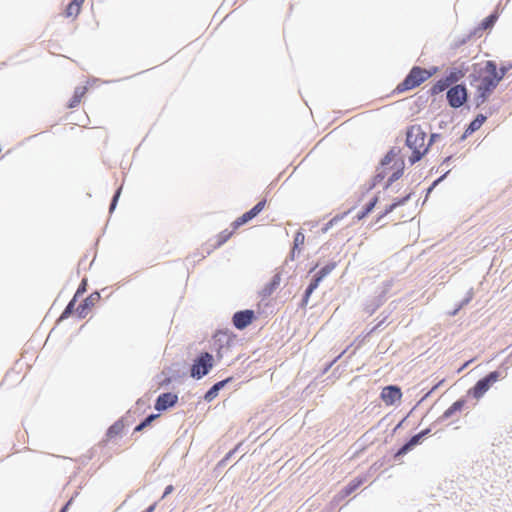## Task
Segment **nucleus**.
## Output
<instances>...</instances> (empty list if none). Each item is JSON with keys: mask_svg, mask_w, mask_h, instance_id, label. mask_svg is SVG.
<instances>
[{"mask_svg": "<svg viewBox=\"0 0 512 512\" xmlns=\"http://www.w3.org/2000/svg\"><path fill=\"white\" fill-rule=\"evenodd\" d=\"M304 242H305V235L301 231H298L294 237V246H293V249L291 252L292 257H294L296 251H298V252L301 251V249L304 245Z\"/></svg>", "mask_w": 512, "mask_h": 512, "instance_id": "nucleus-18", "label": "nucleus"}, {"mask_svg": "<svg viewBox=\"0 0 512 512\" xmlns=\"http://www.w3.org/2000/svg\"><path fill=\"white\" fill-rule=\"evenodd\" d=\"M436 72H437L436 67H433L431 69H425V68H421L419 66H414L410 70L408 75L405 77V79L396 86L394 92L403 93V92L412 90V89L420 86L425 81H427Z\"/></svg>", "mask_w": 512, "mask_h": 512, "instance_id": "nucleus-3", "label": "nucleus"}, {"mask_svg": "<svg viewBox=\"0 0 512 512\" xmlns=\"http://www.w3.org/2000/svg\"><path fill=\"white\" fill-rule=\"evenodd\" d=\"M215 337H219V340H221V337H226V334L224 333H218Z\"/></svg>", "mask_w": 512, "mask_h": 512, "instance_id": "nucleus-40", "label": "nucleus"}, {"mask_svg": "<svg viewBox=\"0 0 512 512\" xmlns=\"http://www.w3.org/2000/svg\"><path fill=\"white\" fill-rule=\"evenodd\" d=\"M120 193H121V188H119V189L116 191V193H115V195H114V197H113L112 203H111L110 210H113V209L115 208L116 203H117V200H118V198H119V196H120Z\"/></svg>", "mask_w": 512, "mask_h": 512, "instance_id": "nucleus-32", "label": "nucleus"}, {"mask_svg": "<svg viewBox=\"0 0 512 512\" xmlns=\"http://www.w3.org/2000/svg\"><path fill=\"white\" fill-rule=\"evenodd\" d=\"M99 294H91L88 296L82 304H80L76 312L78 313L79 317L84 318L87 315V311L95 304V301L98 300Z\"/></svg>", "mask_w": 512, "mask_h": 512, "instance_id": "nucleus-13", "label": "nucleus"}, {"mask_svg": "<svg viewBox=\"0 0 512 512\" xmlns=\"http://www.w3.org/2000/svg\"><path fill=\"white\" fill-rule=\"evenodd\" d=\"M266 205V200H262L258 202L251 210L245 212L242 216L238 217L233 223H232V229H225L221 231L215 239V247H220L225 242H227L232 235L235 233V231L241 227L242 225L246 224L250 220H252L254 217H256L264 208Z\"/></svg>", "mask_w": 512, "mask_h": 512, "instance_id": "nucleus-4", "label": "nucleus"}, {"mask_svg": "<svg viewBox=\"0 0 512 512\" xmlns=\"http://www.w3.org/2000/svg\"><path fill=\"white\" fill-rule=\"evenodd\" d=\"M87 88L85 86L76 87L73 93L72 98L69 100L67 107L74 108L77 107L84 95L86 94Z\"/></svg>", "mask_w": 512, "mask_h": 512, "instance_id": "nucleus-15", "label": "nucleus"}, {"mask_svg": "<svg viewBox=\"0 0 512 512\" xmlns=\"http://www.w3.org/2000/svg\"><path fill=\"white\" fill-rule=\"evenodd\" d=\"M463 74L461 71H452L450 72L445 79L449 82V85H452L458 82L462 78Z\"/></svg>", "mask_w": 512, "mask_h": 512, "instance_id": "nucleus-24", "label": "nucleus"}, {"mask_svg": "<svg viewBox=\"0 0 512 512\" xmlns=\"http://www.w3.org/2000/svg\"><path fill=\"white\" fill-rule=\"evenodd\" d=\"M483 120H484V117L480 121L478 119L474 120L470 124L471 130H475V129L479 128V126L482 124Z\"/></svg>", "mask_w": 512, "mask_h": 512, "instance_id": "nucleus-34", "label": "nucleus"}, {"mask_svg": "<svg viewBox=\"0 0 512 512\" xmlns=\"http://www.w3.org/2000/svg\"><path fill=\"white\" fill-rule=\"evenodd\" d=\"M157 417H158L157 414H152V415L148 416L142 423H146V427H147Z\"/></svg>", "mask_w": 512, "mask_h": 512, "instance_id": "nucleus-35", "label": "nucleus"}, {"mask_svg": "<svg viewBox=\"0 0 512 512\" xmlns=\"http://www.w3.org/2000/svg\"><path fill=\"white\" fill-rule=\"evenodd\" d=\"M232 378H227L225 380H222V381H219L217 382L216 384H214V388H216V390L219 392L220 389H222L226 383H228L229 381H231Z\"/></svg>", "mask_w": 512, "mask_h": 512, "instance_id": "nucleus-31", "label": "nucleus"}, {"mask_svg": "<svg viewBox=\"0 0 512 512\" xmlns=\"http://www.w3.org/2000/svg\"><path fill=\"white\" fill-rule=\"evenodd\" d=\"M69 503H67L60 512H66L68 508Z\"/></svg>", "mask_w": 512, "mask_h": 512, "instance_id": "nucleus-41", "label": "nucleus"}, {"mask_svg": "<svg viewBox=\"0 0 512 512\" xmlns=\"http://www.w3.org/2000/svg\"><path fill=\"white\" fill-rule=\"evenodd\" d=\"M78 293H80V289H78V290H77V293H75V295H74V298H73V299L77 298Z\"/></svg>", "mask_w": 512, "mask_h": 512, "instance_id": "nucleus-43", "label": "nucleus"}, {"mask_svg": "<svg viewBox=\"0 0 512 512\" xmlns=\"http://www.w3.org/2000/svg\"><path fill=\"white\" fill-rule=\"evenodd\" d=\"M178 400V397L176 394L173 393H163L158 396L156 403H155V409L158 411L166 410L176 404Z\"/></svg>", "mask_w": 512, "mask_h": 512, "instance_id": "nucleus-11", "label": "nucleus"}, {"mask_svg": "<svg viewBox=\"0 0 512 512\" xmlns=\"http://www.w3.org/2000/svg\"><path fill=\"white\" fill-rule=\"evenodd\" d=\"M214 365V358L208 352L201 353L193 362L191 367V376L196 379H201Z\"/></svg>", "mask_w": 512, "mask_h": 512, "instance_id": "nucleus-6", "label": "nucleus"}, {"mask_svg": "<svg viewBox=\"0 0 512 512\" xmlns=\"http://www.w3.org/2000/svg\"><path fill=\"white\" fill-rule=\"evenodd\" d=\"M429 430L422 431L414 435L405 445L398 451L397 455H404L410 451L414 446L420 443L421 439L428 433Z\"/></svg>", "mask_w": 512, "mask_h": 512, "instance_id": "nucleus-14", "label": "nucleus"}, {"mask_svg": "<svg viewBox=\"0 0 512 512\" xmlns=\"http://www.w3.org/2000/svg\"><path fill=\"white\" fill-rule=\"evenodd\" d=\"M74 305H75V299H72V300L68 303V305L66 306V308L64 309V311L62 312V314H61V316H60L59 320H63V319L68 318V317L71 315V313H72V311H73V309H74Z\"/></svg>", "mask_w": 512, "mask_h": 512, "instance_id": "nucleus-28", "label": "nucleus"}, {"mask_svg": "<svg viewBox=\"0 0 512 512\" xmlns=\"http://www.w3.org/2000/svg\"><path fill=\"white\" fill-rule=\"evenodd\" d=\"M124 425L121 422L114 423L107 431V437L112 439L120 435L123 431Z\"/></svg>", "mask_w": 512, "mask_h": 512, "instance_id": "nucleus-20", "label": "nucleus"}, {"mask_svg": "<svg viewBox=\"0 0 512 512\" xmlns=\"http://www.w3.org/2000/svg\"><path fill=\"white\" fill-rule=\"evenodd\" d=\"M84 0H73L71 1L65 10L66 17H77L81 11V6Z\"/></svg>", "mask_w": 512, "mask_h": 512, "instance_id": "nucleus-16", "label": "nucleus"}, {"mask_svg": "<svg viewBox=\"0 0 512 512\" xmlns=\"http://www.w3.org/2000/svg\"><path fill=\"white\" fill-rule=\"evenodd\" d=\"M362 484L361 479H354L351 481L344 489L343 494L344 496L350 495L352 492H354L360 485Z\"/></svg>", "mask_w": 512, "mask_h": 512, "instance_id": "nucleus-23", "label": "nucleus"}, {"mask_svg": "<svg viewBox=\"0 0 512 512\" xmlns=\"http://www.w3.org/2000/svg\"><path fill=\"white\" fill-rule=\"evenodd\" d=\"M78 293H80V289H78V290H77V293H75V295H74V298H73V299L77 298Z\"/></svg>", "mask_w": 512, "mask_h": 512, "instance_id": "nucleus-42", "label": "nucleus"}, {"mask_svg": "<svg viewBox=\"0 0 512 512\" xmlns=\"http://www.w3.org/2000/svg\"><path fill=\"white\" fill-rule=\"evenodd\" d=\"M390 159L389 156H386L384 161L382 162V165H387L389 163Z\"/></svg>", "mask_w": 512, "mask_h": 512, "instance_id": "nucleus-39", "label": "nucleus"}, {"mask_svg": "<svg viewBox=\"0 0 512 512\" xmlns=\"http://www.w3.org/2000/svg\"><path fill=\"white\" fill-rule=\"evenodd\" d=\"M346 213L334 216L326 225L322 228V231L327 232L334 224L338 223L345 217Z\"/></svg>", "mask_w": 512, "mask_h": 512, "instance_id": "nucleus-26", "label": "nucleus"}, {"mask_svg": "<svg viewBox=\"0 0 512 512\" xmlns=\"http://www.w3.org/2000/svg\"><path fill=\"white\" fill-rule=\"evenodd\" d=\"M411 192H407L403 197L395 199L390 205H388L377 217V222L387 216L389 213L394 211L398 206L404 205L410 198Z\"/></svg>", "mask_w": 512, "mask_h": 512, "instance_id": "nucleus-12", "label": "nucleus"}, {"mask_svg": "<svg viewBox=\"0 0 512 512\" xmlns=\"http://www.w3.org/2000/svg\"><path fill=\"white\" fill-rule=\"evenodd\" d=\"M512 68V64H508L507 66H502L498 71V75H502V78L505 76L507 71Z\"/></svg>", "mask_w": 512, "mask_h": 512, "instance_id": "nucleus-33", "label": "nucleus"}, {"mask_svg": "<svg viewBox=\"0 0 512 512\" xmlns=\"http://www.w3.org/2000/svg\"><path fill=\"white\" fill-rule=\"evenodd\" d=\"M505 378V375L499 371L490 372L487 376L477 381L469 390L474 398L480 399L498 380Z\"/></svg>", "mask_w": 512, "mask_h": 512, "instance_id": "nucleus-5", "label": "nucleus"}, {"mask_svg": "<svg viewBox=\"0 0 512 512\" xmlns=\"http://www.w3.org/2000/svg\"><path fill=\"white\" fill-rule=\"evenodd\" d=\"M497 18H498V16L496 14L489 15L482 21V23H481L482 28L488 29V28L492 27L494 25V23L496 22Z\"/></svg>", "mask_w": 512, "mask_h": 512, "instance_id": "nucleus-25", "label": "nucleus"}, {"mask_svg": "<svg viewBox=\"0 0 512 512\" xmlns=\"http://www.w3.org/2000/svg\"><path fill=\"white\" fill-rule=\"evenodd\" d=\"M280 284V276L279 275H275L272 279V281L269 283V285H267V287L265 288V292L267 294H271L274 289Z\"/></svg>", "mask_w": 512, "mask_h": 512, "instance_id": "nucleus-27", "label": "nucleus"}, {"mask_svg": "<svg viewBox=\"0 0 512 512\" xmlns=\"http://www.w3.org/2000/svg\"><path fill=\"white\" fill-rule=\"evenodd\" d=\"M218 395V391L212 386L205 394L204 399L208 402L212 401Z\"/></svg>", "mask_w": 512, "mask_h": 512, "instance_id": "nucleus-30", "label": "nucleus"}, {"mask_svg": "<svg viewBox=\"0 0 512 512\" xmlns=\"http://www.w3.org/2000/svg\"><path fill=\"white\" fill-rule=\"evenodd\" d=\"M449 82L445 78L438 80L430 89L432 95H437L449 87Z\"/></svg>", "mask_w": 512, "mask_h": 512, "instance_id": "nucleus-19", "label": "nucleus"}, {"mask_svg": "<svg viewBox=\"0 0 512 512\" xmlns=\"http://www.w3.org/2000/svg\"><path fill=\"white\" fill-rule=\"evenodd\" d=\"M403 168H404V164L403 162H400L398 165H397V169L388 177V182H387V188L391 186V184L396 181L397 179H399L402 174H403Z\"/></svg>", "mask_w": 512, "mask_h": 512, "instance_id": "nucleus-21", "label": "nucleus"}, {"mask_svg": "<svg viewBox=\"0 0 512 512\" xmlns=\"http://www.w3.org/2000/svg\"><path fill=\"white\" fill-rule=\"evenodd\" d=\"M447 100L451 107L459 108L467 100V90L464 85H455L447 91Z\"/></svg>", "mask_w": 512, "mask_h": 512, "instance_id": "nucleus-8", "label": "nucleus"}, {"mask_svg": "<svg viewBox=\"0 0 512 512\" xmlns=\"http://www.w3.org/2000/svg\"><path fill=\"white\" fill-rule=\"evenodd\" d=\"M321 281H322V276H318L316 274V276L314 277V279L311 281V283L309 284V286L306 289V292H305V300L306 301L310 297L312 292L318 287V285Z\"/></svg>", "mask_w": 512, "mask_h": 512, "instance_id": "nucleus-22", "label": "nucleus"}, {"mask_svg": "<svg viewBox=\"0 0 512 512\" xmlns=\"http://www.w3.org/2000/svg\"><path fill=\"white\" fill-rule=\"evenodd\" d=\"M380 398L385 403V405L391 406L401 400V389L395 385L386 386L382 389Z\"/></svg>", "mask_w": 512, "mask_h": 512, "instance_id": "nucleus-9", "label": "nucleus"}, {"mask_svg": "<svg viewBox=\"0 0 512 512\" xmlns=\"http://www.w3.org/2000/svg\"><path fill=\"white\" fill-rule=\"evenodd\" d=\"M406 144L412 150L409 158L411 164L419 161L428 150L426 143V133L421 126L413 125L407 131Z\"/></svg>", "mask_w": 512, "mask_h": 512, "instance_id": "nucleus-2", "label": "nucleus"}, {"mask_svg": "<svg viewBox=\"0 0 512 512\" xmlns=\"http://www.w3.org/2000/svg\"><path fill=\"white\" fill-rule=\"evenodd\" d=\"M254 318L255 314L253 310H243L233 315L232 322L237 329L242 330L250 325Z\"/></svg>", "mask_w": 512, "mask_h": 512, "instance_id": "nucleus-10", "label": "nucleus"}, {"mask_svg": "<svg viewBox=\"0 0 512 512\" xmlns=\"http://www.w3.org/2000/svg\"><path fill=\"white\" fill-rule=\"evenodd\" d=\"M335 267V264H329L324 266L318 273V276H322V279L326 277Z\"/></svg>", "mask_w": 512, "mask_h": 512, "instance_id": "nucleus-29", "label": "nucleus"}, {"mask_svg": "<svg viewBox=\"0 0 512 512\" xmlns=\"http://www.w3.org/2000/svg\"><path fill=\"white\" fill-rule=\"evenodd\" d=\"M173 486L172 485H168L166 488H165V491H164V494H163V498L166 497L167 495H169L172 491H173Z\"/></svg>", "mask_w": 512, "mask_h": 512, "instance_id": "nucleus-36", "label": "nucleus"}, {"mask_svg": "<svg viewBox=\"0 0 512 512\" xmlns=\"http://www.w3.org/2000/svg\"><path fill=\"white\" fill-rule=\"evenodd\" d=\"M501 80L502 75H498L496 63L491 60L487 61L485 66L479 71L477 78L478 83L476 85L478 98L481 99L482 103L493 92Z\"/></svg>", "mask_w": 512, "mask_h": 512, "instance_id": "nucleus-1", "label": "nucleus"}, {"mask_svg": "<svg viewBox=\"0 0 512 512\" xmlns=\"http://www.w3.org/2000/svg\"><path fill=\"white\" fill-rule=\"evenodd\" d=\"M78 293H80V289H78V290H77V293H75V295H74V298H73V299L77 298Z\"/></svg>", "mask_w": 512, "mask_h": 512, "instance_id": "nucleus-44", "label": "nucleus"}, {"mask_svg": "<svg viewBox=\"0 0 512 512\" xmlns=\"http://www.w3.org/2000/svg\"><path fill=\"white\" fill-rule=\"evenodd\" d=\"M378 200V195L373 194L371 191L363 193L360 196L357 205L354 206V209L359 208V211L356 213L355 218L360 221L367 217L375 208Z\"/></svg>", "mask_w": 512, "mask_h": 512, "instance_id": "nucleus-7", "label": "nucleus"}, {"mask_svg": "<svg viewBox=\"0 0 512 512\" xmlns=\"http://www.w3.org/2000/svg\"><path fill=\"white\" fill-rule=\"evenodd\" d=\"M155 509V505H151L146 509V512H153Z\"/></svg>", "mask_w": 512, "mask_h": 512, "instance_id": "nucleus-38", "label": "nucleus"}, {"mask_svg": "<svg viewBox=\"0 0 512 512\" xmlns=\"http://www.w3.org/2000/svg\"><path fill=\"white\" fill-rule=\"evenodd\" d=\"M466 401L464 399L457 400L443 413V418L448 419L452 417L456 412H460L465 406Z\"/></svg>", "mask_w": 512, "mask_h": 512, "instance_id": "nucleus-17", "label": "nucleus"}, {"mask_svg": "<svg viewBox=\"0 0 512 512\" xmlns=\"http://www.w3.org/2000/svg\"><path fill=\"white\" fill-rule=\"evenodd\" d=\"M146 427V423H140L138 426H136L135 431H141Z\"/></svg>", "mask_w": 512, "mask_h": 512, "instance_id": "nucleus-37", "label": "nucleus"}]
</instances>
